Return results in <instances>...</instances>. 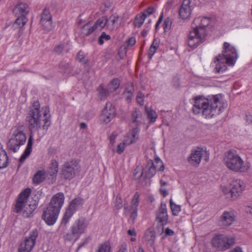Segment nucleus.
<instances>
[{
  "instance_id": "f257e3e1",
  "label": "nucleus",
  "mask_w": 252,
  "mask_h": 252,
  "mask_svg": "<svg viewBox=\"0 0 252 252\" xmlns=\"http://www.w3.org/2000/svg\"><path fill=\"white\" fill-rule=\"evenodd\" d=\"M220 94L215 95L210 99L196 97L192 109L193 113L197 115L201 112L206 118L220 114L224 109L220 100Z\"/></svg>"
},
{
  "instance_id": "f03ea898",
  "label": "nucleus",
  "mask_w": 252,
  "mask_h": 252,
  "mask_svg": "<svg viewBox=\"0 0 252 252\" xmlns=\"http://www.w3.org/2000/svg\"><path fill=\"white\" fill-rule=\"evenodd\" d=\"M49 110L47 107L40 109L38 102H34L29 112L27 120L29 125V129L32 130L37 128L47 129L50 125Z\"/></svg>"
},
{
  "instance_id": "7ed1b4c3",
  "label": "nucleus",
  "mask_w": 252,
  "mask_h": 252,
  "mask_svg": "<svg viewBox=\"0 0 252 252\" xmlns=\"http://www.w3.org/2000/svg\"><path fill=\"white\" fill-rule=\"evenodd\" d=\"M209 23L208 17H198L194 20L191 25L193 31L190 32L188 38L189 47L195 48L205 41L207 35L205 28Z\"/></svg>"
},
{
  "instance_id": "20e7f679",
  "label": "nucleus",
  "mask_w": 252,
  "mask_h": 252,
  "mask_svg": "<svg viewBox=\"0 0 252 252\" xmlns=\"http://www.w3.org/2000/svg\"><path fill=\"white\" fill-rule=\"evenodd\" d=\"M223 161L227 168L234 172L246 173L251 167L250 163L245 162L235 150H230L226 152Z\"/></svg>"
},
{
  "instance_id": "39448f33",
  "label": "nucleus",
  "mask_w": 252,
  "mask_h": 252,
  "mask_svg": "<svg viewBox=\"0 0 252 252\" xmlns=\"http://www.w3.org/2000/svg\"><path fill=\"white\" fill-rule=\"evenodd\" d=\"M237 58V55L235 48L231 46L229 43L224 42L222 54L216 57V61L219 63L216 64L215 68L218 73L221 70H225V64L232 65Z\"/></svg>"
},
{
  "instance_id": "423d86ee",
  "label": "nucleus",
  "mask_w": 252,
  "mask_h": 252,
  "mask_svg": "<svg viewBox=\"0 0 252 252\" xmlns=\"http://www.w3.org/2000/svg\"><path fill=\"white\" fill-rule=\"evenodd\" d=\"M31 192V190L30 188H27L23 190L19 194L15 206L14 211L18 213L23 210V214L25 217H29L37 206L35 201L32 204L29 203L28 199Z\"/></svg>"
},
{
  "instance_id": "0eeeda50",
  "label": "nucleus",
  "mask_w": 252,
  "mask_h": 252,
  "mask_svg": "<svg viewBox=\"0 0 252 252\" xmlns=\"http://www.w3.org/2000/svg\"><path fill=\"white\" fill-rule=\"evenodd\" d=\"M80 171L79 161L72 159L64 162L62 169V174L65 179L70 180L79 174Z\"/></svg>"
},
{
  "instance_id": "6e6552de",
  "label": "nucleus",
  "mask_w": 252,
  "mask_h": 252,
  "mask_svg": "<svg viewBox=\"0 0 252 252\" xmlns=\"http://www.w3.org/2000/svg\"><path fill=\"white\" fill-rule=\"evenodd\" d=\"M211 242L213 247L223 251L228 249L235 243V239L223 234H218L213 237Z\"/></svg>"
},
{
  "instance_id": "1a4fd4ad",
  "label": "nucleus",
  "mask_w": 252,
  "mask_h": 252,
  "mask_svg": "<svg viewBox=\"0 0 252 252\" xmlns=\"http://www.w3.org/2000/svg\"><path fill=\"white\" fill-rule=\"evenodd\" d=\"M86 227L85 220L84 218H80L72 225L71 227V233H67L65 237L68 240L76 239L82 234Z\"/></svg>"
},
{
  "instance_id": "9d476101",
  "label": "nucleus",
  "mask_w": 252,
  "mask_h": 252,
  "mask_svg": "<svg viewBox=\"0 0 252 252\" xmlns=\"http://www.w3.org/2000/svg\"><path fill=\"white\" fill-rule=\"evenodd\" d=\"M26 140V136L22 131H15L8 141L7 147L16 153L20 146L25 144Z\"/></svg>"
},
{
  "instance_id": "9b49d317",
  "label": "nucleus",
  "mask_w": 252,
  "mask_h": 252,
  "mask_svg": "<svg viewBox=\"0 0 252 252\" xmlns=\"http://www.w3.org/2000/svg\"><path fill=\"white\" fill-rule=\"evenodd\" d=\"M38 236V231L36 229L31 232L29 237L25 238L24 242L21 243L18 249L19 252H30L32 250L35 244Z\"/></svg>"
},
{
  "instance_id": "f8f14e48",
  "label": "nucleus",
  "mask_w": 252,
  "mask_h": 252,
  "mask_svg": "<svg viewBox=\"0 0 252 252\" xmlns=\"http://www.w3.org/2000/svg\"><path fill=\"white\" fill-rule=\"evenodd\" d=\"M168 219L166 205L161 202L157 213V220L159 223L158 227L161 228V231L159 232L160 234L163 232V226L167 223Z\"/></svg>"
},
{
  "instance_id": "ddd939ff",
  "label": "nucleus",
  "mask_w": 252,
  "mask_h": 252,
  "mask_svg": "<svg viewBox=\"0 0 252 252\" xmlns=\"http://www.w3.org/2000/svg\"><path fill=\"white\" fill-rule=\"evenodd\" d=\"M59 213V211L48 206L43 213L42 219L48 225H53L57 220Z\"/></svg>"
},
{
  "instance_id": "4468645a",
  "label": "nucleus",
  "mask_w": 252,
  "mask_h": 252,
  "mask_svg": "<svg viewBox=\"0 0 252 252\" xmlns=\"http://www.w3.org/2000/svg\"><path fill=\"white\" fill-rule=\"evenodd\" d=\"M116 110L115 106L111 103L107 102L102 111L101 121L105 124L109 123L116 116Z\"/></svg>"
},
{
  "instance_id": "2eb2a0df",
  "label": "nucleus",
  "mask_w": 252,
  "mask_h": 252,
  "mask_svg": "<svg viewBox=\"0 0 252 252\" xmlns=\"http://www.w3.org/2000/svg\"><path fill=\"white\" fill-rule=\"evenodd\" d=\"M229 189V192L231 193V197L237 198L243 191L244 183L239 179L233 180L230 184Z\"/></svg>"
},
{
  "instance_id": "dca6fc26",
  "label": "nucleus",
  "mask_w": 252,
  "mask_h": 252,
  "mask_svg": "<svg viewBox=\"0 0 252 252\" xmlns=\"http://www.w3.org/2000/svg\"><path fill=\"white\" fill-rule=\"evenodd\" d=\"M40 24L44 30L49 31L52 28V16L49 10L45 8L41 15Z\"/></svg>"
},
{
  "instance_id": "f3484780",
  "label": "nucleus",
  "mask_w": 252,
  "mask_h": 252,
  "mask_svg": "<svg viewBox=\"0 0 252 252\" xmlns=\"http://www.w3.org/2000/svg\"><path fill=\"white\" fill-rule=\"evenodd\" d=\"M204 155L207 154L202 149L197 148L196 150L192 151L188 158V161L192 165H198Z\"/></svg>"
},
{
  "instance_id": "a211bd4d",
  "label": "nucleus",
  "mask_w": 252,
  "mask_h": 252,
  "mask_svg": "<svg viewBox=\"0 0 252 252\" xmlns=\"http://www.w3.org/2000/svg\"><path fill=\"white\" fill-rule=\"evenodd\" d=\"M64 196L62 192H59L54 195L51 199L49 206L60 211L63 204Z\"/></svg>"
},
{
  "instance_id": "6ab92c4d",
  "label": "nucleus",
  "mask_w": 252,
  "mask_h": 252,
  "mask_svg": "<svg viewBox=\"0 0 252 252\" xmlns=\"http://www.w3.org/2000/svg\"><path fill=\"white\" fill-rule=\"evenodd\" d=\"M190 4L189 0H184L180 7L179 13L180 17L183 19H187L190 17L191 13Z\"/></svg>"
},
{
  "instance_id": "aec40b11",
  "label": "nucleus",
  "mask_w": 252,
  "mask_h": 252,
  "mask_svg": "<svg viewBox=\"0 0 252 252\" xmlns=\"http://www.w3.org/2000/svg\"><path fill=\"white\" fill-rule=\"evenodd\" d=\"M235 220V216L233 212L224 211L220 218V222L224 226H229Z\"/></svg>"
},
{
  "instance_id": "412c9836",
  "label": "nucleus",
  "mask_w": 252,
  "mask_h": 252,
  "mask_svg": "<svg viewBox=\"0 0 252 252\" xmlns=\"http://www.w3.org/2000/svg\"><path fill=\"white\" fill-rule=\"evenodd\" d=\"M32 142H33V137L32 135H31L28 139V144L27 147L24 152V153L21 156V158L19 159L20 164L18 166V169L20 168L21 166V164L23 163L26 158L29 156L32 152Z\"/></svg>"
},
{
  "instance_id": "4be33fe9",
  "label": "nucleus",
  "mask_w": 252,
  "mask_h": 252,
  "mask_svg": "<svg viewBox=\"0 0 252 252\" xmlns=\"http://www.w3.org/2000/svg\"><path fill=\"white\" fill-rule=\"evenodd\" d=\"M95 31L96 27L94 26V23L90 21L82 27L81 34L83 36H88Z\"/></svg>"
},
{
  "instance_id": "5701e85b",
  "label": "nucleus",
  "mask_w": 252,
  "mask_h": 252,
  "mask_svg": "<svg viewBox=\"0 0 252 252\" xmlns=\"http://www.w3.org/2000/svg\"><path fill=\"white\" fill-rule=\"evenodd\" d=\"M144 239L151 247L154 246L156 240V233L153 227H150L146 231Z\"/></svg>"
},
{
  "instance_id": "b1692460",
  "label": "nucleus",
  "mask_w": 252,
  "mask_h": 252,
  "mask_svg": "<svg viewBox=\"0 0 252 252\" xmlns=\"http://www.w3.org/2000/svg\"><path fill=\"white\" fill-rule=\"evenodd\" d=\"M14 12L16 15L26 17L29 12V7L26 3H20L16 6Z\"/></svg>"
},
{
  "instance_id": "393cba45",
  "label": "nucleus",
  "mask_w": 252,
  "mask_h": 252,
  "mask_svg": "<svg viewBox=\"0 0 252 252\" xmlns=\"http://www.w3.org/2000/svg\"><path fill=\"white\" fill-rule=\"evenodd\" d=\"M156 172V169L153 161L151 160L148 161L147 167H146L145 178L146 179H150L154 176Z\"/></svg>"
},
{
  "instance_id": "a878e982",
  "label": "nucleus",
  "mask_w": 252,
  "mask_h": 252,
  "mask_svg": "<svg viewBox=\"0 0 252 252\" xmlns=\"http://www.w3.org/2000/svg\"><path fill=\"white\" fill-rule=\"evenodd\" d=\"M46 178V173L44 170H39L34 174L32 181L34 184H38L43 182Z\"/></svg>"
},
{
  "instance_id": "bb28decb",
  "label": "nucleus",
  "mask_w": 252,
  "mask_h": 252,
  "mask_svg": "<svg viewBox=\"0 0 252 252\" xmlns=\"http://www.w3.org/2000/svg\"><path fill=\"white\" fill-rule=\"evenodd\" d=\"M58 172V162L55 159L51 161L50 165L48 174L53 178L56 177Z\"/></svg>"
},
{
  "instance_id": "cd10ccee",
  "label": "nucleus",
  "mask_w": 252,
  "mask_h": 252,
  "mask_svg": "<svg viewBox=\"0 0 252 252\" xmlns=\"http://www.w3.org/2000/svg\"><path fill=\"white\" fill-rule=\"evenodd\" d=\"M110 89L108 88H104L101 84L98 88L97 91L98 92L99 96L101 100L105 99L112 92L110 91Z\"/></svg>"
},
{
  "instance_id": "c85d7f7f",
  "label": "nucleus",
  "mask_w": 252,
  "mask_h": 252,
  "mask_svg": "<svg viewBox=\"0 0 252 252\" xmlns=\"http://www.w3.org/2000/svg\"><path fill=\"white\" fill-rule=\"evenodd\" d=\"M94 25L96 27V31H100L104 27L109 26L107 18L105 17H102L97 19L95 23H94Z\"/></svg>"
},
{
  "instance_id": "c756f323",
  "label": "nucleus",
  "mask_w": 252,
  "mask_h": 252,
  "mask_svg": "<svg viewBox=\"0 0 252 252\" xmlns=\"http://www.w3.org/2000/svg\"><path fill=\"white\" fill-rule=\"evenodd\" d=\"M8 157L6 152L0 149V169L6 167L8 164Z\"/></svg>"
},
{
  "instance_id": "7c9ffc66",
  "label": "nucleus",
  "mask_w": 252,
  "mask_h": 252,
  "mask_svg": "<svg viewBox=\"0 0 252 252\" xmlns=\"http://www.w3.org/2000/svg\"><path fill=\"white\" fill-rule=\"evenodd\" d=\"M74 212V210L68 206L64 214L62 221V224H63L64 226H66L70 218L72 217Z\"/></svg>"
},
{
  "instance_id": "2f4dec72",
  "label": "nucleus",
  "mask_w": 252,
  "mask_h": 252,
  "mask_svg": "<svg viewBox=\"0 0 252 252\" xmlns=\"http://www.w3.org/2000/svg\"><path fill=\"white\" fill-rule=\"evenodd\" d=\"M145 111L147 113V117L150 120L151 123H154L156 121L158 115L156 112L148 106H145Z\"/></svg>"
},
{
  "instance_id": "473e14b6",
  "label": "nucleus",
  "mask_w": 252,
  "mask_h": 252,
  "mask_svg": "<svg viewBox=\"0 0 252 252\" xmlns=\"http://www.w3.org/2000/svg\"><path fill=\"white\" fill-rule=\"evenodd\" d=\"M147 15L145 13L137 15L134 20V24L135 27H140L144 23Z\"/></svg>"
},
{
  "instance_id": "72a5a7b5",
  "label": "nucleus",
  "mask_w": 252,
  "mask_h": 252,
  "mask_svg": "<svg viewBox=\"0 0 252 252\" xmlns=\"http://www.w3.org/2000/svg\"><path fill=\"white\" fill-rule=\"evenodd\" d=\"M83 204V199L77 197L74 199L70 203L69 206L75 211Z\"/></svg>"
},
{
  "instance_id": "f704fd0d",
  "label": "nucleus",
  "mask_w": 252,
  "mask_h": 252,
  "mask_svg": "<svg viewBox=\"0 0 252 252\" xmlns=\"http://www.w3.org/2000/svg\"><path fill=\"white\" fill-rule=\"evenodd\" d=\"M170 206L173 216H178L181 211V206L174 203L172 199L170 200Z\"/></svg>"
},
{
  "instance_id": "c9c22d12",
  "label": "nucleus",
  "mask_w": 252,
  "mask_h": 252,
  "mask_svg": "<svg viewBox=\"0 0 252 252\" xmlns=\"http://www.w3.org/2000/svg\"><path fill=\"white\" fill-rule=\"evenodd\" d=\"M120 86V81L118 79H113L108 85V88L110 90V91L114 92Z\"/></svg>"
},
{
  "instance_id": "e433bc0d",
  "label": "nucleus",
  "mask_w": 252,
  "mask_h": 252,
  "mask_svg": "<svg viewBox=\"0 0 252 252\" xmlns=\"http://www.w3.org/2000/svg\"><path fill=\"white\" fill-rule=\"evenodd\" d=\"M28 21L25 16H19L15 20L14 26L18 25L20 28H23Z\"/></svg>"
},
{
  "instance_id": "4c0bfd02",
  "label": "nucleus",
  "mask_w": 252,
  "mask_h": 252,
  "mask_svg": "<svg viewBox=\"0 0 252 252\" xmlns=\"http://www.w3.org/2000/svg\"><path fill=\"white\" fill-rule=\"evenodd\" d=\"M96 252H111V247L109 242H105L99 247Z\"/></svg>"
},
{
  "instance_id": "58836bf2",
  "label": "nucleus",
  "mask_w": 252,
  "mask_h": 252,
  "mask_svg": "<svg viewBox=\"0 0 252 252\" xmlns=\"http://www.w3.org/2000/svg\"><path fill=\"white\" fill-rule=\"evenodd\" d=\"M142 116V113L139 110L135 109L132 114V118L133 119V122L136 124L137 125L139 122L138 120Z\"/></svg>"
},
{
  "instance_id": "ea45409f",
  "label": "nucleus",
  "mask_w": 252,
  "mask_h": 252,
  "mask_svg": "<svg viewBox=\"0 0 252 252\" xmlns=\"http://www.w3.org/2000/svg\"><path fill=\"white\" fill-rule=\"evenodd\" d=\"M139 132V129L137 127H135L132 129V130L129 132V136L130 137V138L132 139V140H134V143L136 142V141L138 139V133Z\"/></svg>"
},
{
  "instance_id": "a19ab883",
  "label": "nucleus",
  "mask_w": 252,
  "mask_h": 252,
  "mask_svg": "<svg viewBox=\"0 0 252 252\" xmlns=\"http://www.w3.org/2000/svg\"><path fill=\"white\" fill-rule=\"evenodd\" d=\"M129 212L130 213V219L132 220V223H133L137 217V208H136L135 207L134 208H130Z\"/></svg>"
},
{
  "instance_id": "79ce46f5",
  "label": "nucleus",
  "mask_w": 252,
  "mask_h": 252,
  "mask_svg": "<svg viewBox=\"0 0 252 252\" xmlns=\"http://www.w3.org/2000/svg\"><path fill=\"white\" fill-rule=\"evenodd\" d=\"M110 39V36L106 34L105 32H103L99 37L98 43L99 45H102L104 43V40H108Z\"/></svg>"
},
{
  "instance_id": "37998d69",
  "label": "nucleus",
  "mask_w": 252,
  "mask_h": 252,
  "mask_svg": "<svg viewBox=\"0 0 252 252\" xmlns=\"http://www.w3.org/2000/svg\"><path fill=\"white\" fill-rule=\"evenodd\" d=\"M139 194L136 192L134 196H133V198L132 200V201H131V204H132V205H131V208H134V207H136V208H137V206L139 204Z\"/></svg>"
},
{
  "instance_id": "c03bdc74",
  "label": "nucleus",
  "mask_w": 252,
  "mask_h": 252,
  "mask_svg": "<svg viewBox=\"0 0 252 252\" xmlns=\"http://www.w3.org/2000/svg\"><path fill=\"white\" fill-rule=\"evenodd\" d=\"M77 59L83 64H86L88 62L87 59L85 57V55L81 51H79L77 54Z\"/></svg>"
},
{
  "instance_id": "a18cd8bd",
  "label": "nucleus",
  "mask_w": 252,
  "mask_h": 252,
  "mask_svg": "<svg viewBox=\"0 0 252 252\" xmlns=\"http://www.w3.org/2000/svg\"><path fill=\"white\" fill-rule=\"evenodd\" d=\"M115 206L117 210L121 209L123 207L122 199L119 195H118L116 197Z\"/></svg>"
},
{
  "instance_id": "49530a36",
  "label": "nucleus",
  "mask_w": 252,
  "mask_h": 252,
  "mask_svg": "<svg viewBox=\"0 0 252 252\" xmlns=\"http://www.w3.org/2000/svg\"><path fill=\"white\" fill-rule=\"evenodd\" d=\"M118 16H111L108 19H107L108 25H109L110 24H111L112 25H114L116 22H118Z\"/></svg>"
},
{
  "instance_id": "de8ad7c7",
  "label": "nucleus",
  "mask_w": 252,
  "mask_h": 252,
  "mask_svg": "<svg viewBox=\"0 0 252 252\" xmlns=\"http://www.w3.org/2000/svg\"><path fill=\"white\" fill-rule=\"evenodd\" d=\"M143 97L144 94L142 93L139 92L137 96V101L141 105H143L144 104Z\"/></svg>"
},
{
  "instance_id": "09e8293b",
  "label": "nucleus",
  "mask_w": 252,
  "mask_h": 252,
  "mask_svg": "<svg viewBox=\"0 0 252 252\" xmlns=\"http://www.w3.org/2000/svg\"><path fill=\"white\" fill-rule=\"evenodd\" d=\"M64 49V45L63 44H60L57 45L54 48V51L58 54H61L63 50Z\"/></svg>"
},
{
  "instance_id": "8fccbe9b",
  "label": "nucleus",
  "mask_w": 252,
  "mask_h": 252,
  "mask_svg": "<svg viewBox=\"0 0 252 252\" xmlns=\"http://www.w3.org/2000/svg\"><path fill=\"white\" fill-rule=\"evenodd\" d=\"M172 24V22L169 18L165 19L163 23V28L164 29L170 28Z\"/></svg>"
},
{
  "instance_id": "3c124183",
  "label": "nucleus",
  "mask_w": 252,
  "mask_h": 252,
  "mask_svg": "<svg viewBox=\"0 0 252 252\" xmlns=\"http://www.w3.org/2000/svg\"><path fill=\"white\" fill-rule=\"evenodd\" d=\"M124 142L126 145H129L130 144H131L134 143V140H132V139L131 138H130V137L129 136V133H128L126 134V135L125 137Z\"/></svg>"
},
{
  "instance_id": "603ef678",
  "label": "nucleus",
  "mask_w": 252,
  "mask_h": 252,
  "mask_svg": "<svg viewBox=\"0 0 252 252\" xmlns=\"http://www.w3.org/2000/svg\"><path fill=\"white\" fill-rule=\"evenodd\" d=\"M126 146V145L124 142L119 144L117 148V153L120 154L123 153Z\"/></svg>"
},
{
  "instance_id": "864d4df0",
  "label": "nucleus",
  "mask_w": 252,
  "mask_h": 252,
  "mask_svg": "<svg viewBox=\"0 0 252 252\" xmlns=\"http://www.w3.org/2000/svg\"><path fill=\"white\" fill-rule=\"evenodd\" d=\"M138 170H139V168L138 167L136 168L134 172V173H133V175H134L135 179H137V180L139 179L143 174V172H142L139 174V175H138V174L139 173Z\"/></svg>"
},
{
  "instance_id": "5fc2aeb1",
  "label": "nucleus",
  "mask_w": 252,
  "mask_h": 252,
  "mask_svg": "<svg viewBox=\"0 0 252 252\" xmlns=\"http://www.w3.org/2000/svg\"><path fill=\"white\" fill-rule=\"evenodd\" d=\"M60 66L63 73H65L69 68V64L67 63H62Z\"/></svg>"
},
{
  "instance_id": "6e6d98bb",
  "label": "nucleus",
  "mask_w": 252,
  "mask_h": 252,
  "mask_svg": "<svg viewBox=\"0 0 252 252\" xmlns=\"http://www.w3.org/2000/svg\"><path fill=\"white\" fill-rule=\"evenodd\" d=\"M156 50H157V49H156L155 48H154L151 46L150 47V48L148 51V57H149V59H151L152 58L153 56L154 55V54L155 53Z\"/></svg>"
},
{
  "instance_id": "4d7b16f0",
  "label": "nucleus",
  "mask_w": 252,
  "mask_h": 252,
  "mask_svg": "<svg viewBox=\"0 0 252 252\" xmlns=\"http://www.w3.org/2000/svg\"><path fill=\"white\" fill-rule=\"evenodd\" d=\"M151 46L157 49L159 47V40L156 38L154 39Z\"/></svg>"
},
{
  "instance_id": "13d9d810",
  "label": "nucleus",
  "mask_w": 252,
  "mask_h": 252,
  "mask_svg": "<svg viewBox=\"0 0 252 252\" xmlns=\"http://www.w3.org/2000/svg\"><path fill=\"white\" fill-rule=\"evenodd\" d=\"M154 12V8L153 7H149L144 13L147 16L152 14Z\"/></svg>"
},
{
  "instance_id": "bf43d9fd",
  "label": "nucleus",
  "mask_w": 252,
  "mask_h": 252,
  "mask_svg": "<svg viewBox=\"0 0 252 252\" xmlns=\"http://www.w3.org/2000/svg\"><path fill=\"white\" fill-rule=\"evenodd\" d=\"M117 135L115 132H113L109 136L110 143L113 144L115 142V139L117 137Z\"/></svg>"
},
{
  "instance_id": "052dcab7",
  "label": "nucleus",
  "mask_w": 252,
  "mask_h": 252,
  "mask_svg": "<svg viewBox=\"0 0 252 252\" xmlns=\"http://www.w3.org/2000/svg\"><path fill=\"white\" fill-rule=\"evenodd\" d=\"M135 42H136V40H135V38L131 37L128 39V40L127 41V44L128 45L133 46L135 44Z\"/></svg>"
},
{
  "instance_id": "680f3d73",
  "label": "nucleus",
  "mask_w": 252,
  "mask_h": 252,
  "mask_svg": "<svg viewBox=\"0 0 252 252\" xmlns=\"http://www.w3.org/2000/svg\"><path fill=\"white\" fill-rule=\"evenodd\" d=\"M165 233L166 235L170 236H172L174 234V231L168 228L165 229Z\"/></svg>"
},
{
  "instance_id": "e2e57ef3",
  "label": "nucleus",
  "mask_w": 252,
  "mask_h": 252,
  "mask_svg": "<svg viewBox=\"0 0 252 252\" xmlns=\"http://www.w3.org/2000/svg\"><path fill=\"white\" fill-rule=\"evenodd\" d=\"M118 252H126V245L123 244L121 246Z\"/></svg>"
},
{
  "instance_id": "0e129e2a",
  "label": "nucleus",
  "mask_w": 252,
  "mask_h": 252,
  "mask_svg": "<svg viewBox=\"0 0 252 252\" xmlns=\"http://www.w3.org/2000/svg\"><path fill=\"white\" fill-rule=\"evenodd\" d=\"M127 233L129 235H130V236H135L136 235L135 230L134 228L132 229H129L127 231Z\"/></svg>"
},
{
  "instance_id": "69168bd1",
  "label": "nucleus",
  "mask_w": 252,
  "mask_h": 252,
  "mask_svg": "<svg viewBox=\"0 0 252 252\" xmlns=\"http://www.w3.org/2000/svg\"><path fill=\"white\" fill-rule=\"evenodd\" d=\"M245 211L247 213L252 214V205L247 206L245 208Z\"/></svg>"
},
{
  "instance_id": "338daca9",
  "label": "nucleus",
  "mask_w": 252,
  "mask_h": 252,
  "mask_svg": "<svg viewBox=\"0 0 252 252\" xmlns=\"http://www.w3.org/2000/svg\"><path fill=\"white\" fill-rule=\"evenodd\" d=\"M160 192L163 195V196L164 197L166 196L168 194L167 191L165 189H160Z\"/></svg>"
},
{
  "instance_id": "774afa93",
  "label": "nucleus",
  "mask_w": 252,
  "mask_h": 252,
  "mask_svg": "<svg viewBox=\"0 0 252 252\" xmlns=\"http://www.w3.org/2000/svg\"><path fill=\"white\" fill-rule=\"evenodd\" d=\"M231 252H243L242 251V250L240 247H237L234 249V251H233Z\"/></svg>"
}]
</instances>
